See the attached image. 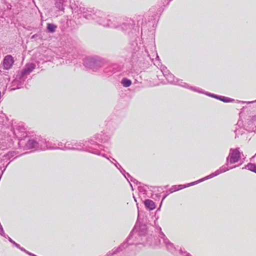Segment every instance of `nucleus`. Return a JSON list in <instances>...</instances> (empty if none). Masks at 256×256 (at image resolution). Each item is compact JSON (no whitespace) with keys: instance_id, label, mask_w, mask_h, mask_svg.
<instances>
[{"instance_id":"nucleus-45","label":"nucleus","mask_w":256,"mask_h":256,"mask_svg":"<svg viewBox=\"0 0 256 256\" xmlns=\"http://www.w3.org/2000/svg\"><path fill=\"white\" fill-rule=\"evenodd\" d=\"M202 92H200V94H205L206 95V96H210V95H211L212 93L208 92H204L202 90Z\"/></svg>"},{"instance_id":"nucleus-19","label":"nucleus","mask_w":256,"mask_h":256,"mask_svg":"<svg viewBox=\"0 0 256 256\" xmlns=\"http://www.w3.org/2000/svg\"><path fill=\"white\" fill-rule=\"evenodd\" d=\"M18 152L16 151H10L8 152L6 154H4L2 158H0V163H2L4 161L6 160L7 162L10 158L14 156Z\"/></svg>"},{"instance_id":"nucleus-10","label":"nucleus","mask_w":256,"mask_h":256,"mask_svg":"<svg viewBox=\"0 0 256 256\" xmlns=\"http://www.w3.org/2000/svg\"><path fill=\"white\" fill-rule=\"evenodd\" d=\"M102 69L104 74L106 76H110L120 70L118 64H106L104 62Z\"/></svg>"},{"instance_id":"nucleus-38","label":"nucleus","mask_w":256,"mask_h":256,"mask_svg":"<svg viewBox=\"0 0 256 256\" xmlns=\"http://www.w3.org/2000/svg\"><path fill=\"white\" fill-rule=\"evenodd\" d=\"M164 76L166 78V74H168V72H169L168 70H167V68H164L162 70Z\"/></svg>"},{"instance_id":"nucleus-32","label":"nucleus","mask_w":256,"mask_h":256,"mask_svg":"<svg viewBox=\"0 0 256 256\" xmlns=\"http://www.w3.org/2000/svg\"><path fill=\"white\" fill-rule=\"evenodd\" d=\"M176 185L172 186L168 190L169 192L168 193H172L174 192L178 191V189H176Z\"/></svg>"},{"instance_id":"nucleus-5","label":"nucleus","mask_w":256,"mask_h":256,"mask_svg":"<svg viewBox=\"0 0 256 256\" xmlns=\"http://www.w3.org/2000/svg\"><path fill=\"white\" fill-rule=\"evenodd\" d=\"M242 155H243V154L242 152H240L239 148H231L230 150L229 154L226 158V164L211 174H216L217 172H220L218 173V174L216 175V176H217L218 174L224 172L230 169H232L236 168V166H238L241 164L230 167H228V165L229 164H231L238 162L240 160L242 157Z\"/></svg>"},{"instance_id":"nucleus-17","label":"nucleus","mask_w":256,"mask_h":256,"mask_svg":"<svg viewBox=\"0 0 256 256\" xmlns=\"http://www.w3.org/2000/svg\"><path fill=\"white\" fill-rule=\"evenodd\" d=\"M14 60L13 57L11 55H7L3 60L2 65L4 69H10L14 64Z\"/></svg>"},{"instance_id":"nucleus-14","label":"nucleus","mask_w":256,"mask_h":256,"mask_svg":"<svg viewBox=\"0 0 256 256\" xmlns=\"http://www.w3.org/2000/svg\"><path fill=\"white\" fill-rule=\"evenodd\" d=\"M36 64L32 62L26 64L23 69L18 73L21 78H24L26 80L27 76L36 68Z\"/></svg>"},{"instance_id":"nucleus-11","label":"nucleus","mask_w":256,"mask_h":256,"mask_svg":"<svg viewBox=\"0 0 256 256\" xmlns=\"http://www.w3.org/2000/svg\"><path fill=\"white\" fill-rule=\"evenodd\" d=\"M243 125L246 130L256 133V115L252 117L249 116Z\"/></svg>"},{"instance_id":"nucleus-26","label":"nucleus","mask_w":256,"mask_h":256,"mask_svg":"<svg viewBox=\"0 0 256 256\" xmlns=\"http://www.w3.org/2000/svg\"><path fill=\"white\" fill-rule=\"evenodd\" d=\"M121 84L124 87L127 88L130 86L132 82L130 80L124 78L122 80Z\"/></svg>"},{"instance_id":"nucleus-6","label":"nucleus","mask_w":256,"mask_h":256,"mask_svg":"<svg viewBox=\"0 0 256 256\" xmlns=\"http://www.w3.org/2000/svg\"><path fill=\"white\" fill-rule=\"evenodd\" d=\"M142 24V39L146 40L148 42H152L154 40V28L156 26V20L154 18V14L148 18V22Z\"/></svg>"},{"instance_id":"nucleus-1","label":"nucleus","mask_w":256,"mask_h":256,"mask_svg":"<svg viewBox=\"0 0 256 256\" xmlns=\"http://www.w3.org/2000/svg\"><path fill=\"white\" fill-rule=\"evenodd\" d=\"M136 25L134 21L130 18H123L118 29L122 30L127 35L128 44L126 48L128 52L126 55V59L132 64H138L140 65L148 61L150 58L148 54H143L140 50L141 43L139 37V23Z\"/></svg>"},{"instance_id":"nucleus-20","label":"nucleus","mask_w":256,"mask_h":256,"mask_svg":"<svg viewBox=\"0 0 256 256\" xmlns=\"http://www.w3.org/2000/svg\"><path fill=\"white\" fill-rule=\"evenodd\" d=\"M144 204L146 208L149 210H154L156 207L155 202L150 199L145 200Z\"/></svg>"},{"instance_id":"nucleus-29","label":"nucleus","mask_w":256,"mask_h":256,"mask_svg":"<svg viewBox=\"0 0 256 256\" xmlns=\"http://www.w3.org/2000/svg\"><path fill=\"white\" fill-rule=\"evenodd\" d=\"M168 192H168V190H166V194H165L164 196L162 197V200L161 202H160V206H159V208L157 209V210H160V207H161V206H162V202H163L164 200L166 198V196H167L168 194H170V193H168Z\"/></svg>"},{"instance_id":"nucleus-46","label":"nucleus","mask_w":256,"mask_h":256,"mask_svg":"<svg viewBox=\"0 0 256 256\" xmlns=\"http://www.w3.org/2000/svg\"><path fill=\"white\" fill-rule=\"evenodd\" d=\"M242 123V122H240V120H239L238 121V122L237 124H238V126H240V125Z\"/></svg>"},{"instance_id":"nucleus-31","label":"nucleus","mask_w":256,"mask_h":256,"mask_svg":"<svg viewBox=\"0 0 256 256\" xmlns=\"http://www.w3.org/2000/svg\"><path fill=\"white\" fill-rule=\"evenodd\" d=\"M8 240V241L12 243L14 246L16 248H19L20 244L16 243L14 240H13L8 236H7V238Z\"/></svg>"},{"instance_id":"nucleus-37","label":"nucleus","mask_w":256,"mask_h":256,"mask_svg":"<svg viewBox=\"0 0 256 256\" xmlns=\"http://www.w3.org/2000/svg\"><path fill=\"white\" fill-rule=\"evenodd\" d=\"M124 174H125V176H126V178L130 182V178L132 176L128 172H126V173H125Z\"/></svg>"},{"instance_id":"nucleus-53","label":"nucleus","mask_w":256,"mask_h":256,"mask_svg":"<svg viewBox=\"0 0 256 256\" xmlns=\"http://www.w3.org/2000/svg\"><path fill=\"white\" fill-rule=\"evenodd\" d=\"M17 157H18V156H15V157L13 158V160H14V159L16 158Z\"/></svg>"},{"instance_id":"nucleus-34","label":"nucleus","mask_w":256,"mask_h":256,"mask_svg":"<svg viewBox=\"0 0 256 256\" xmlns=\"http://www.w3.org/2000/svg\"><path fill=\"white\" fill-rule=\"evenodd\" d=\"M154 244H155V245H156V246H158L159 244H160L161 243H160V242H161V240L159 238L158 240V238H157L156 239L154 237Z\"/></svg>"},{"instance_id":"nucleus-12","label":"nucleus","mask_w":256,"mask_h":256,"mask_svg":"<svg viewBox=\"0 0 256 256\" xmlns=\"http://www.w3.org/2000/svg\"><path fill=\"white\" fill-rule=\"evenodd\" d=\"M220 172H217L216 174H210L202 178H200L198 180H196L194 182H192L188 184H179V185H176V189H178V190H182L183 188L194 186L195 184H198L201 182H202L206 180H208L210 178H212L216 176V175L218 174V173Z\"/></svg>"},{"instance_id":"nucleus-7","label":"nucleus","mask_w":256,"mask_h":256,"mask_svg":"<svg viewBox=\"0 0 256 256\" xmlns=\"http://www.w3.org/2000/svg\"><path fill=\"white\" fill-rule=\"evenodd\" d=\"M84 66L94 72H101L104 66V61L99 57H90L84 59Z\"/></svg>"},{"instance_id":"nucleus-52","label":"nucleus","mask_w":256,"mask_h":256,"mask_svg":"<svg viewBox=\"0 0 256 256\" xmlns=\"http://www.w3.org/2000/svg\"><path fill=\"white\" fill-rule=\"evenodd\" d=\"M134 200L136 202V198L134 196Z\"/></svg>"},{"instance_id":"nucleus-3","label":"nucleus","mask_w":256,"mask_h":256,"mask_svg":"<svg viewBox=\"0 0 256 256\" xmlns=\"http://www.w3.org/2000/svg\"><path fill=\"white\" fill-rule=\"evenodd\" d=\"M110 136L106 133L102 132L96 134L90 138L88 141L78 142H66L63 148L56 147L54 149H60L62 150H77L84 151L92 154L105 157L104 146L100 143L108 142ZM53 149V148H52Z\"/></svg>"},{"instance_id":"nucleus-40","label":"nucleus","mask_w":256,"mask_h":256,"mask_svg":"<svg viewBox=\"0 0 256 256\" xmlns=\"http://www.w3.org/2000/svg\"><path fill=\"white\" fill-rule=\"evenodd\" d=\"M164 76L166 78V74H168V72H169L168 70H167V68H164L162 70Z\"/></svg>"},{"instance_id":"nucleus-22","label":"nucleus","mask_w":256,"mask_h":256,"mask_svg":"<svg viewBox=\"0 0 256 256\" xmlns=\"http://www.w3.org/2000/svg\"><path fill=\"white\" fill-rule=\"evenodd\" d=\"M67 2L64 0H56L55 3L56 7L60 11H64V6H66L65 3Z\"/></svg>"},{"instance_id":"nucleus-9","label":"nucleus","mask_w":256,"mask_h":256,"mask_svg":"<svg viewBox=\"0 0 256 256\" xmlns=\"http://www.w3.org/2000/svg\"><path fill=\"white\" fill-rule=\"evenodd\" d=\"M158 230H160L158 237L160 238L161 240H162L163 243L164 244L167 248V250L172 254H174L176 251V248L174 246L173 244L170 242L164 234L162 232L161 228L159 227Z\"/></svg>"},{"instance_id":"nucleus-35","label":"nucleus","mask_w":256,"mask_h":256,"mask_svg":"<svg viewBox=\"0 0 256 256\" xmlns=\"http://www.w3.org/2000/svg\"><path fill=\"white\" fill-rule=\"evenodd\" d=\"M180 254L182 255H184V254H186V255L184 256H190L189 253H188L186 251H183L182 250V249H180Z\"/></svg>"},{"instance_id":"nucleus-24","label":"nucleus","mask_w":256,"mask_h":256,"mask_svg":"<svg viewBox=\"0 0 256 256\" xmlns=\"http://www.w3.org/2000/svg\"><path fill=\"white\" fill-rule=\"evenodd\" d=\"M57 28V26L52 24V23H48L46 24V30L49 33H54L56 32V29Z\"/></svg>"},{"instance_id":"nucleus-13","label":"nucleus","mask_w":256,"mask_h":256,"mask_svg":"<svg viewBox=\"0 0 256 256\" xmlns=\"http://www.w3.org/2000/svg\"><path fill=\"white\" fill-rule=\"evenodd\" d=\"M134 230L131 231L129 234L128 237L126 238V241L118 247L116 250H114L112 253V254H115L122 251L124 248H125L128 245L136 244L134 242H130V240L132 238Z\"/></svg>"},{"instance_id":"nucleus-8","label":"nucleus","mask_w":256,"mask_h":256,"mask_svg":"<svg viewBox=\"0 0 256 256\" xmlns=\"http://www.w3.org/2000/svg\"><path fill=\"white\" fill-rule=\"evenodd\" d=\"M10 132L13 134V138L18 140L20 144L23 143L28 136L26 128L22 122L18 123L14 126Z\"/></svg>"},{"instance_id":"nucleus-41","label":"nucleus","mask_w":256,"mask_h":256,"mask_svg":"<svg viewBox=\"0 0 256 256\" xmlns=\"http://www.w3.org/2000/svg\"><path fill=\"white\" fill-rule=\"evenodd\" d=\"M219 96H220L219 95H217V94H216L212 93L210 97H212V98H214L218 100Z\"/></svg>"},{"instance_id":"nucleus-42","label":"nucleus","mask_w":256,"mask_h":256,"mask_svg":"<svg viewBox=\"0 0 256 256\" xmlns=\"http://www.w3.org/2000/svg\"><path fill=\"white\" fill-rule=\"evenodd\" d=\"M172 0H162L164 6L168 5Z\"/></svg>"},{"instance_id":"nucleus-48","label":"nucleus","mask_w":256,"mask_h":256,"mask_svg":"<svg viewBox=\"0 0 256 256\" xmlns=\"http://www.w3.org/2000/svg\"><path fill=\"white\" fill-rule=\"evenodd\" d=\"M244 108H243L242 110H241V111L240 113V116H241L242 114V110Z\"/></svg>"},{"instance_id":"nucleus-21","label":"nucleus","mask_w":256,"mask_h":256,"mask_svg":"<svg viewBox=\"0 0 256 256\" xmlns=\"http://www.w3.org/2000/svg\"><path fill=\"white\" fill-rule=\"evenodd\" d=\"M105 156L106 154H104ZM104 158H106L110 162L114 165V166L120 171V172L122 173V174L124 176L125 178H126V176H125V173H126V170L122 167V166L116 162V160L112 158V160H114L116 162H114L112 161L108 157H106V156Z\"/></svg>"},{"instance_id":"nucleus-30","label":"nucleus","mask_w":256,"mask_h":256,"mask_svg":"<svg viewBox=\"0 0 256 256\" xmlns=\"http://www.w3.org/2000/svg\"><path fill=\"white\" fill-rule=\"evenodd\" d=\"M146 186H138V189L140 190V192H143L144 194H146L147 190L145 188Z\"/></svg>"},{"instance_id":"nucleus-44","label":"nucleus","mask_w":256,"mask_h":256,"mask_svg":"<svg viewBox=\"0 0 256 256\" xmlns=\"http://www.w3.org/2000/svg\"><path fill=\"white\" fill-rule=\"evenodd\" d=\"M18 248L20 249V250L24 252L26 254H27L28 252V250H26V249H24V248L22 247H21L20 246V247L19 248Z\"/></svg>"},{"instance_id":"nucleus-23","label":"nucleus","mask_w":256,"mask_h":256,"mask_svg":"<svg viewBox=\"0 0 256 256\" xmlns=\"http://www.w3.org/2000/svg\"><path fill=\"white\" fill-rule=\"evenodd\" d=\"M166 78L168 82L172 84L176 83L177 78L172 73L168 72V74H166Z\"/></svg>"},{"instance_id":"nucleus-54","label":"nucleus","mask_w":256,"mask_h":256,"mask_svg":"<svg viewBox=\"0 0 256 256\" xmlns=\"http://www.w3.org/2000/svg\"><path fill=\"white\" fill-rule=\"evenodd\" d=\"M137 204V208H138V204Z\"/></svg>"},{"instance_id":"nucleus-4","label":"nucleus","mask_w":256,"mask_h":256,"mask_svg":"<svg viewBox=\"0 0 256 256\" xmlns=\"http://www.w3.org/2000/svg\"><path fill=\"white\" fill-rule=\"evenodd\" d=\"M28 140L24 144V147L27 150L34 149L36 150H44L51 147V142L46 139L43 138L40 136H27Z\"/></svg>"},{"instance_id":"nucleus-36","label":"nucleus","mask_w":256,"mask_h":256,"mask_svg":"<svg viewBox=\"0 0 256 256\" xmlns=\"http://www.w3.org/2000/svg\"><path fill=\"white\" fill-rule=\"evenodd\" d=\"M242 132H243V130H241V128H240V129H236V130H235L236 137L238 134H242Z\"/></svg>"},{"instance_id":"nucleus-43","label":"nucleus","mask_w":256,"mask_h":256,"mask_svg":"<svg viewBox=\"0 0 256 256\" xmlns=\"http://www.w3.org/2000/svg\"><path fill=\"white\" fill-rule=\"evenodd\" d=\"M256 102V100H254V101H252V102H244V101H238V102L242 103V104H244V103L251 104V103H254V102Z\"/></svg>"},{"instance_id":"nucleus-15","label":"nucleus","mask_w":256,"mask_h":256,"mask_svg":"<svg viewBox=\"0 0 256 256\" xmlns=\"http://www.w3.org/2000/svg\"><path fill=\"white\" fill-rule=\"evenodd\" d=\"M25 80V78H21L20 76L18 74L16 78L12 82L10 90H14L22 88Z\"/></svg>"},{"instance_id":"nucleus-33","label":"nucleus","mask_w":256,"mask_h":256,"mask_svg":"<svg viewBox=\"0 0 256 256\" xmlns=\"http://www.w3.org/2000/svg\"><path fill=\"white\" fill-rule=\"evenodd\" d=\"M130 181L137 185L140 184V186L142 184L141 182H139L137 180L134 178L132 177H131Z\"/></svg>"},{"instance_id":"nucleus-51","label":"nucleus","mask_w":256,"mask_h":256,"mask_svg":"<svg viewBox=\"0 0 256 256\" xmlns=\"http://www.w3.org/2000/svg\"><path fill=\"white\" fill-rule=\"evenodd\" d=\"M58 146H62V142H60V143H58Z\"/></svg>"},{"instance_id":"nucleus-25","label":"nucleus","mask_w":256,"mask_h":256,"mask_svg":"<svg viewBox=\"0 0 256 256\" xmlns=\"http://www.w3.org/2000/svg\"><path fill=\"white\" fill-rule=\"evenodd\" d=\"M248 169L252 172H254L256 174V164L252 163H248L245 166L244 168H242Z\"/></svg>"},{"instance_id":"nucleus-49","label":"nucleus","mask_w":256,"mask_h":256,"mask_svg":"<svg viewBox=\"0 0 256 256\" xmlns=\"http://www.w3.org/2000/svg\"><path fill=\"white\" fill-rule=\"evenodd\" d=\"M12 8V6L10 4L9 6H8V8L9 10H10Z\"/></svg>"},{"instance_id":"nucleus-16","label":"nucleus","mask_w":256,"mask_h":256,"mask_svg":"<svg viewBox=\"0 0 256 256\" xmlns=\"http://www.w3.org/2000/svg\"><path fill=\"white\" fill-rule=\"evenodd\" d=\"M174 84L180 86L188 88L194 92H202V90L195 86H190L187 83L184 82L182 80L177 78L176 83Z\"/></svg>"},{"instance_id":"nucleus-47","label":"nucleus","mask_w":256,"mask_h":256,"mask_svg":"<svg viewBox=\"0 0 256 256\" xmlns=\"http://www.w3.org/2000/svg\"><path fill=\"white\" fill-rule=\"evenodd\" d=\"M156 197L157 198H159L160 197V194H156Z\"/></svg>"},{"instance_id":"nucleus-39","label":"nucleus","mask_w":256,"mask_h":256,"mask_svg":"<svg viewBox=\"0 0 256 256\" xmlns=\"http://www.w3.org/2000/svg\"><path fill=\"white\" fill-rule=\"evenodd\" d=\"M164 76L166 78V74H168V72H169L168 70H167V68H164L162 70Z\"/></svg>"},{"instance_id":"nucleus-27","label":"nucleus","mask_w":256,"mask_h":256,"mask_svg":"<svg viewBox=\"0 0 256 256\" xmlns=\"http://www.w3.org/2000/svg\"><path fill=\"white\" fill-rule=\"evenodd\" d=\"M7 122V118L4 114L1 112L0 113V126H5Z\"/></svg>"},{"instance_id":"nucleus-18","label":"nucleus","mask_w":256,"mask_h":256,"mask_svg":"<svg viewBox=\"0 0 256 256\" xmlns=\"http://www.w3.org/2000/svg\"><path fill=\"white\" fill-rule=\"evenodd\" d=\"M134 230V232L136 231L138 232V235L140 236H144L147 233V226L145 224H141L139 226L138 228H137V226L136 225L134 228L132 230ZM134 232H133L132 236H134Z\"/></svg>"},{"instance_id":"nucleus-2","label":"nucleus","mask_w":256,"mask_h":256,"mask_svg":"<svg viewBox=\"0 0 256 256\" xmlns=\"http://www.w3.org/2000/svg\"><path fill=\"white\" fill-rule=\"evenodd\" d=\"M70 7L75 18H83L89 20H94L104 27L119 28L124 18L120 16H106L99 10L80 6H78L76 4L74 6L70 5Z\"/></svg>"},{"instance_id":"nucleus-28","label":"nucleus","mask_w":256,"mask_h":256,"mask_svg":"<svg viewBox=\"0 0 256 256\" xmlns=\"http://www.w3.org/2000/svg\"><path fill=\"white\" fill-rule=\"evenodd\" d=\"M218 100L226 103L232 102H234V99L222 96H220Z\"/></svg>"},{"instance_id":"nucleus-50","label":"nucleus","mask_w":256,"mask_h":256,"mask_svg":"<svg viewBox=\"0 0 256 256\" xmlns=\"http://www.w3.org/2000/svg\"><path fill=\"white\" fill-rule=\"evenodd\" d=\"M129 183H130V187L132 188V190H133V188H132V184L131 183H130V182Z\"/></svg>"}]
</instances>
